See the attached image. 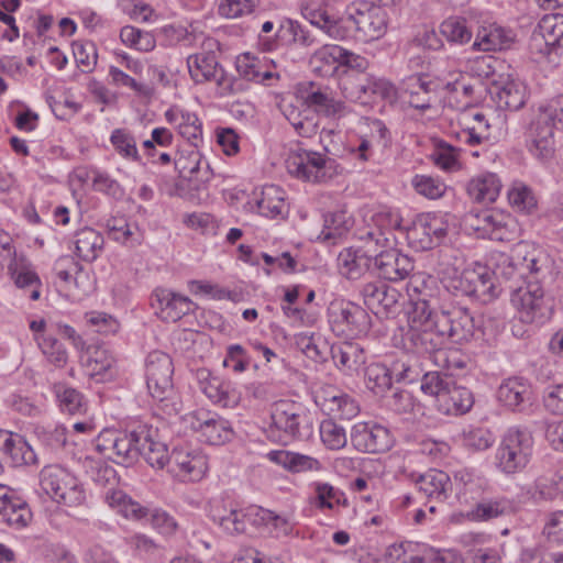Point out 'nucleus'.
Segmentation results:
<instances>
[{"instance_id":"12","label":"nucleus","mask_w":563,"mask_h":563,"mask_svg":"<svg viewBox=\"0 0 563 563\" xmlns=\"http://www.w3.org/2000/svg\"><path fill=\"white\" fill-rule=\"evenodd\" d=\"M332 330L347 338L367 334L372 322L367 311L357 303L347 300L332 301L328 309Z\"/></svg>"},{"instance_id":"55","label":"nucleus","mask_w":563,"mask_h":563,"mask_svg":"<svg viewBox=\"0 0 563 563\" xmlns=\"http://www.w3.org/2000/svg\"><path fill=\"white\" fill-rule=\"evenodd\" d=\"M319 433L322 444L332 451L345 448L347 437L345 429L332 419H324L319 426Z\"/></svg>"},{"instance_id":"63","label":"nucleus","mask_w":563,"mask_h":563,"mask_svg":"<svg viewBox=\"0 0 563 563\" xmlns=\"http://www.w3.org/2000/svg\"><path fill=\"white\" fill-rule=\"evenodd\" d=\"M92 186L95 190L102 192L114 200H121L125 195V190L122 185L117 179L112 178L107 172H93Z\"/></svg>"},{"instance_id":"28","label":"nucleus","mask_w":563,"mask_h":563,"mask_svg":"<svg viewBox=\"0 0 563 563\" xmlns=\"http://www.w3.org/2000/svg\"><path fill=\"white\" fill-rule=\"evenodd\" d=\"M516 38L510 29L496 23L476 25L475 40L472 43L473 52L503 51L511 47Z\"/></svg>"},{"instance_id":"61","label":"nucleus","mask_w":563,"mask_h":563,"mask_svg":"<svg viewBox=\"0 0 563 563\" xmlns=\"http://www.w3.org/2000/svg\"><path fill=\"white\" fill-rule=\"evenodd\" d=\"M412 186L419 195L428 199L441 198L446 190V185L441 179L429 175H416Z\"/></svg>"},{"instance_id":"48","label":"nucleus","mask_w":563,"mask_h":563,"mask_svg":"<svg viewBox=\"0 0 563 563\" xmlns=\"http://www.w3.org/2000/svg\"><path fill=\"white\" fill-rule=\"evenodd\" d=\"M497 104L500 109L517 111L526 103V87L516 79H508L497 87Z\"/></svg>"},{"instance_id":"44","label":"nucleus","mask_w":563,"mask_h":563,"mask_svg":"<svg viewBox=\"0 0 563 563\" xmlns=\"http://www.w3.org/2000/svg\"><path fill=\"white\" fill-rule=\"evenodd\" d=\"M393 380L400 384H412L420 379L423 367L416 355L404 354L390 362Z\"/></svg>"},{"instance_id":"40","label":"nucleus","mask_w":563,"mask_h":563,"mask_svg":"<svg viewBox=\"0 0 563 563\" xmlns=\"http://www.w3.org/2000/svg\"><path fill=\"white\" fill-rule=\"evenodd\" d=\"M196 429L200 432L205 442L211 445H222L233 438V429L230 421L213 415L205 420L198 419Z\"/></svg>"},{"instance_id":"56","label":"nucleus","mask_w":563,"mask_h":563,"mask_svg":"<svg viewBox=\"0 0 563 563\" xmlns=\"http://www.w3.org/2000/svg\"><path fill=\"white\" fill-rule=\"evenodd\" d=\"M36 342L47 361L57 368L67 364L68 353L64 344L52 335H36Z\"/></svg>"},{"instance_id":"60","label":"nucleus","mask_w":563,"mask_h":563,"mask_svg":"<svg viewBox=\"0 0 563 563\" xmlns=\"http://www.w3.org/2000/svg\"><path fill=\"white\" fill-rule=\"evenodd\" d=\"M463 445L473 451H484L494 443L493 433L481 427H468L463 431Z\"/></svg>"},{"instance_id":"38","label":"nucleus","mask_w":563,"mask_h":563,"mask_svg":"<svg viewBox=\"0 0 563 563\" xmlns=\"http://www.w3.org/2000/svg\"><path fill=\"white\" fill-rule=\"evenodd\" d=\"M52 390L63 413L76 416L87 412L88 400L78 389L59 382L53 385Z\"/></svg>"},{"instance_id":"6","label":"nucleus","mask_w":563,"mask_h":563,"mask_svg":"<svg viewBox=\"0 0 563 563\" xmlns=\"http://www.w3.org/2000/svg\"><path fill=\"white\" fill-rule=\"evenodd\" d=\"M534 439L526 427H510L501 437L495 452L494 464L505 475L523 471L533 454Z\"/></svg>"},{"instance_id":"54","label":"nucleus","mask_w":563,"mask_h":563,"mask_svg":"<svg viewBox=\"0 0 563 563\" xmlns=\"http://www.w3.org/2000/svg\"><path fill=\"white\" fill-rule=\"evenodd\" d=\"M84 466L87 475L101 486H111L108 492L114 490L112 486L118 484L117 471L104 461L86 457Z\"/></svg>"},{"instance_id":"59","label":"nucleus","mask_w":563,"mask_h":563,"mask_svg":"<svg viewBox=\"0 0 563 563\" xmlns=\"http://www.w3.org/2000/svg\"><path fill=\"white\" fill-rule=\"evenodd\" d=\"M459 148L452 146L445 141H439L432 153L433 162L444 170H455L460 168Z\"/></svg>"},{"instance_id":"49","label":"nucleus","mask_w":563,"mask_h":563,"mask_svg":"<svg viewBox=\"0 0 563 563\" xmlns=\"http://www.w3.org/2000/svg\"><path fill=\"white\" fill-rule=\"evenodd\" d=\"M258 213L267 218H276L285 212V191L277 185H266L256 202Z\"/></svg>"},{"instance_id":"19","label":"nucleus","mask_w":563,"mask_h":563,"mask_svg":"<svg viewBox=\"0 0 563 563\" xmlns=\"http://www.w3.org/2000/svg\"><path fill=\"white\" fill-rule=\"evenodd\" d=\"M352 446L362 453H383L393 445V439L387 428L375 422H357L350 433Z\"/></svg>"},{"instance_id":"9","label":"nucleus","mask_w":563,"mask_h":563,"mask_svg":"<svg viewBox=\"0 0 563 563\" xmlns=\"http://www.w3.org/2000/svg\"><path fill=\"white\" fill-rule=\"evenodd\" d=\"M104 500L111 508L117 509L128 519L148 521L153 529L163 536H174L178 529L176 519L167 511L159 508L150 510L133 500L123 490L107 492Z\"/></svg>"},{"instance_id":"14","label":"nucleus","mask_w":563,"mask_h":563,"mask_svg":"<svg viewBox=\"0 0 563 563\" xmlns=\"http://www.w3.org/2000/svg\"><path fill=\"white\" fill-rule=\"evenodd\" d=\"M334 161L321 153L303 148L294 150L286 159L288 173L297 179L323 183L333 175Z\"/></svg>"},{"instance_id":"42","label":"nucleus","mask_w":563,"mask_h":563,"mask_svg":"<svg viewBox=\"0 0 563 563\" xmlns=\"http://www.w3.org/2000/svg\"><path fill=\"white\" fill-rule=\"evenodd\" d=\"M188 71L196 84L211 81L221 67L213 52H201L189 55L187 58Z\"/></svg>"},{"instance_id":"51","label":"nucleus","mask_w":563,"mask_h":563,"mask_svg":"<svg viewBox=\"0 0 563 563\" xmlns=\"http://www.w3.org/2000/svg\"><path fill=\"white\" fill-rule=\"evenodd\" d=\"M372 221L374 228H362L357 231H371L372 233L379 232L383 233L384 236H388L390 240H396V236L393 234L394 231L404 235L406 227H402V218L395 210L382 208L373 214Z\"/></svg>"},{"instance_id":"15","label":"nucleus","mask_w":563,"mask_h":563,"mask_svg":"<svg viewBox=\"0 0 563 563\" xmlns=\"http://www.w3.org/2000/svg\"><path fill=\"white\" fill-rule=\"evenodd\" d=\"M378 242L377 254L374 256V272L384 280L398 282L407 278L413 271V261L399 250L390 246V239L383 233L374 232Z\"/></svg>"},{"instance_id":"30","label":"nucleus","mask_w":563,"mask_h":563,"mask_svg":"<svg viewBox=\"0 0 563 563\" xmlns=\"http://www.w3.org/2000/svg\"><path fill=\"white\" fill-rule=\"evenodd\" d=\"M515 504L506 496L482 497L467 512L466 518L474 522H487L515 514Z\"/></svg>"},{"instance_id":"43","label":"nucleus","mask_w":563,"mask_h":563,"mask_svg":"<svg viewBox=\"0 0 563 563\" xmlns=\"http://www.w3.org/2000/svg\"><path fill=\"white\" fill-rule=\"evenodd\" d=\"M109 238L115 242L137 246L143 242V233L136 223L129 222L124 217H112L107 220Z\"/></svg>"},{"instance_id":"5","label":"nucleus","mask_w":563,"mask_h":563,"mask_svg":"<svg viewBox=\"0 0 563 563\" xmlns=\"http://www.w3.org/2000/svg\"><path fill=\"white\" fill-rule=\"evenodd\" d=\"M143 424H132L123 431L104 429L95 440V449L115 464L132 466L140 459L141 440H146L142 433Z\"/></svg>"},{"instance_id":"46","label":"nucleus","mask_w":563,"mask_h":563,"mask_svg":"<svg viewBox=\"0 0 563 563\" xmlns=\"http://www.w3.org/2000/svg\"><path fill=\"white\" fill-rule=\"evenodd\" d=\"M441 35L452 45L468 44L474 34V25L462 16H450L440 24Z\"/></svg>"},{"instance_id":"50","label":"nucleus","mask_w":563,"mask_h":563,"mask_svg":"<svg viewBox=\"0 0 563 563\" xmlns=\"http://www.w3.org/2000/svg\"><path fill=\"white\" fill-rule=\"evenodd\" d=\"M470 357L459 349H443L435 354L433 363L449 377L463 375L470 366Z\"/></svg>"},{"instance_id":"10","label":"nucleus","mask_w":563,"mask_h":563,"mask_svg":"<svg viewBox=\"0 0 563 563\" xmlns=\"http://www.w3.org/2000/svg\"><path fill=\"white\" fill-rule=\"evenodd\" d=\"M42 489L56 503L78 507L86 500L82 484L59 465H47L40 473Z\"/></svg>"},{"instance_id":"45","label":"nucleus","mask_w":563,"mask_h":563,"mask_svg":"<svg viewBox=\"0 0 563 563\" xmlns=\"http://www.w3.org/2000/svg\"><path fill=\"white\" fill-rule=\"evenodd\" d=\"M352 224V218L346 211L328 212L323 217V229L319 239L335 244L350 231Z\"/></svg>"},{"instance_id":"1","label":"nucleus","mask_w":563,"mask_h":563,"mask_svg":"<svg viewBox=\"0 0 563 563\" xmlns=\"http://www.w3.org/2000/svg\"><path fill=\"white\" fill-rule=\"evenodd\" d=\"M302 15L311 25L334 40L353 37L367 43L380 38L387 30V12L384 7L368 1L353 2L345 15L335 18L322 8L306 7Z\"/></svg>"},{"instance_id":"53","label":"nucleus","mask_w":563,"mask_h":563,"mask_svg":"<svg viewBox=\"0 0 563 563\" xmlns=\"http://www.w3.org/2000/svg\"><path fill=\"white\" fill-rule=\"evenodd\" d=\"M286 36H289V42L301 47H310L318 42L310 30L290 19L284 20L276 32L278 40H284Z\"/></svg>"},{"instance_id":"36","label":"nucleus","mask_w":563,"mask_h":563,"mask_svg":"<svg viewBox=\"0 0 563 563\" xmlns=\"http://www.w3.org/2000/svg\"><path fill=\"white\" fill-rule=\"evenodd\" d=\"M501 190V181L494 173H483L472 178L466 191L478 203L489 205L496 201Z\"/></svg>"},{"instance_id":"58","label":"nucleus","mask_w":563,"mask_h":563,"mask_svg":"<svg viewBox=\"0 0 563 563\" xmlns=\"http://www.w3.org/2000/svg\"><path fill=\"white\" fill-rule=\"evenodd\" d=\"M178 132L195 148L202 142V123L196 113L180 111Z\"/></svg>"},{"instance_id":"32","label":"nucleus","mask_w":563,"mask_h":563,"mask_svg":"<svg viewBox=\"0 0 563 563\" xmlns=\"http://www.w3.org/2000/svg\"><path fill=\"white\" fill-rule=\"evenodd\" d=\"M143 435H146V440L140 442V456L155 470L167 468L169 463L170 453L165 442L159 439V432L157 428L151 424L144 423L142 429Z\"/></svg>"},{"instance_id":"41","label":"nucleus","mask_w":563,"mask_h":563,"mask_svg":"<svg viewBox=\"0 0 563 563\" xmlns=\"http://www.w3.org/2000/svg\"><path fill=\"white\" fill-rule=\"evenodd\" d=\"M330 352L335 365L343 371H356L366 361L363 347L356 342L334 344Z\"/></svg>"},{"instance_id":"7","label":"nucleus","mask_w":563,"mask_h":563,"mask_svg":"<svg viewBox=\"0 0 563 563\" xmlns=\"http://www.w3.org/2000/svg\"><path fill=\"white\" fill-rule=\"evenodd\" d=\"M444 287L455 297H468L481 303H488L500 295V288L492 280L490 268L481 264L448 278Z\"/></svg>"},{"instance_id":"24","label":"nucleus","mask_w":563,"mask_h":563,"mask_svg":"<svg viewBox=\"0 0 563 563\" xmlns=\"http://www.w3.org/2000/svg\"><path fill=\"white\" fill-rule=\"evenodd\" d=\"M492 280L509 294L525 282L527 266L519 254H499L490 269Z\"/></svg>"},{"instance_id":"21","label":"nucleus","mask_w":563,"mask_h":563,"mask_svg":"<svg viewBox=\"0 0 563 563\" xmlns=\"http://www.w3.org/2000/svg\"><path fill=\"white\" fill-rule=\"evenodd\" d=\"M556 123L544 109L530 123L527 131V146L530 153L540 161L550 158L553 154V131Z\"/></svg>"},{"instance_id":"4","label":"nucleus","mask_w":563,"mask_h":563,"mask_svg":"<svg viewBox=\"0 0 563 563\" xmlns=\"http://www.w3.org/2000/svg\"><path fill=\"white\" fill-rule=\"evenodd\" d=\"M269 432L276 433L279 442L307 441L314 432L316 413L302 402L280 399L271 407Z\"/></svg>"},{"instance_id":"57","label":"nucleus","mask_w":563,"mask_h":563,"mask_svg":"<svg viewBox=\"0 0 563 563\" xmlns=\"http://www.w3.org/2000/svg\"><path fill=\"white\" fill-rule=\"evenodd\" d=\"M507 197L511 207L527 214L531 213L538 205L533 190L522 183L515 184Z\"/></svg>"},{"instance_id":"34","label":"nucleus","mask_w":563,"mask_h":563,"mask_svg":"<svg viewBox=\"0 0 563 563\" xmlns=\"http://www.w3.org/2000/svg\"><path fill=\"white\" fill-rule=\"evenodd\" d=\"M0 452L8 455L13 466L33 465L37 463V456L19 433L0 430Z\"/></svg>"},{"instance_id":"2","label":"nucleus","mask_w":563,"mask_h":563,"mask_svg":"<svg viewBox=\"0 0 563 563\" xmlns=\"http://www.w3.org/2000/svg\"><path fill=\"white\" fill-rule=\"evenodd\" d=\"M427 286L422 276H412L408 284V291L412 302L409 312V329L406 333L408 346L417 354H429L432 360L442 350L445 340L442 330L438 327L434 310L430 305Z\"/></svg>"},{"instance_id":"47","label":"nucleus","mask_w":563,"mask_h":563,"mask_svg":"<svg viewBox=\"0 0 563 563\" xmlns=\"http://www.w3.org/2000/svg\"><path fill=\"white\" fill-rule=\"evenodd\" d=\"M109 141L115 153L122 159L144 165L142 156L136 146V139L128 129H114L111 132Z\"/></svg>"},{"instance_id":"16","label":"nucleus","mask_w":563,"mask_h":563,"mask_svg":"<svg viewBox=\"0 0 563 563\" xmlns=\"http://www.w3.org/2000/svg\"><path fill=\"white\" fill-rule=\"evenodd\" d=\"M434 316L444 340L449 339L453 343L471 341L478 328L473 313L463 306L442 307L439 311H434Z\"/></svg>"},{"instance_id":"39","label":"nucleus","mask_w":563,"mask_h":563,"mask_svg":"<svg viewBox=\"0 0 563 563\" xmlns=\"http://www.w3.org/2000/svg\"><path fill=\"white\" fill-rule=\"evenodd\" d=\"M542 40L545 49H540L542 54H550L554 46H560L563 41V14L554 13L544 15L539 24L538 31L532 34V42Z\"/></svg>"},{"instance_id":"27","label":"nucleus","mask_w":563,"mask_h":563,"mask_svg":"<svg viewBox=\"0 0 563 563\" xmlns=\"http://www.w3.org/2000/svg\"><path fill=\"white\" fill-rule=\"evenodd\" d=\"M200 390L214 404L223 408H233L240 402V393L230 380L212 376L209 371L198 373Z\"/></svg>"},{"instance_id":"13","label":"nucleus","mask_w":563,"mask_h":563,"mask_svg":"<svg viewBox=\"0 0 563 563\" xmlns=\"http://www.w3.org/2000/svg\"><path fill=\"white\" fill-rule=\"evenodd\" d=\"M449 223L444 216L438 213L418 214L404 236L416 251H428L441 244L448 234Z\"/></svg>"},{"instance_id":"25","label":"nucleus","mask_w":563,"mask_h":563,"mask_svg":"<svg viewBox=\"0 0 563 563\" xmlns=\"http://www.w3.org/2000/svg\"><path fill=\"white\" fill-rule=\"evenodd\" d=\"M239 76L247 81L273 87L279 80V73L275 71V64L267 57H258L251 53L238 56L235 62Z\"/></svg>"},{"instance_id":"29","label":"nucleus","mask_w":563,"mask_h":563,"mask_svg":"<svg viewBox=\"0 0 563 563\" xmlns=\"http://www.w3.org/2000/svg\"><path fill=\"white\" fill-rule=\"evenodd\" d=\"M474 401V395L470 388L452 380L440 394L437 408L443 415L457 417L467 413L473 408Z\"/></svg>"},{"instance_id":"23","label":"nucleus","mask_w":563,"mask_h":563,"mask_svg":"<svg viewBox=\"0 0 563 563\" xmlns=\"http://www.w3.org/2000/svg\"><path fill=\"white\" fill-rule=\"evenodd\" d=\"M32 518L26 500L14 489L0 484V523L21 530L30 525Z\"/></svg>"},{"instance_id":"37","label":"nucleus","mask_w":563,"mask_h":563,"mask_svg":"<svg viewBox=\"0 0 563 563\" xmlns=\"http://www.w3.org/2000/svg\"><path fill=\"white\" fill-rule=\"evenodd\" d=\"M75 254L84 262L92 263L103 251L104 239L97 230L85 227L74 234Z\"/></svg>"},{"instance_id":"18","label":"nucleus","mask_w":563,"mask_h":563,"mask_svg":"<svg viewBox=\"0 0 563 563\" xmlns=\"http://www.w3.org/2000/svg\"><path fill=\"white\" fill-rule=\"evenodd\" d=\"M151 306L156 316L165 322H177L197 308V305L187 296L163 287L153 290Z\"/></svg>"},{"instance_id":"3","label":"nucleus","mask_w":563,"mask_h":563,"mask_svg":"<svg viewBox=\"0 0 563 563\" xmlns=\"http://www.w3.org/2000/svg\"><path fill=\"white\" fill-rule=\"evenodd\" d=\"M174 365L170 356L161 351L148 353L145 362V379L150 396L158 415L173 417L180 412L181 400L173 383Z\"/></svg>"},{"instance_id":"31","label":"nucleus","mask_w":563,"mask_h":563,"mask_svg":"<svg viewBox=\"0 0 563 563\" xmlns=\"http://www.w3.org/2000/svg\"><path fill=\"white\" fill-rule=\"evenodd\" d=\"M345 48L336 44H324L310 57V65L314 74L323 78L340 77L342 75V58Z\"/></svg>"},{"instance_id":"33","label":"nucleus","mask_w":563,"mask_h":563,"mask_svg":"<svg viewBox=\"0 0 563 563\" xmlns=\"http://www.w3.org/2000/svg\"><path fill=\"white\" fill-rule=\"evenodd\" d=\"M415 485L420 498L434 499L438 503L445 501L452 489L450 476L438 470H430L419 475Z\"/></svg>"},{"instance_id":"35","label":"nucleus","mask_w":563,"mask_h":563,"mask_svg":"<svg viewBox=\"0 0 563 563\" xmlns=\"http://www.w3.org/2000/svg\"><path fill=\"white\" fill-rule=\"evenodd\" d=\"M303 103L309 108L327 118H338L343 115L345 103L335 99L329 89H314L313 82L309 84V88L300 90Z\"/></svg>"},{"instance_id":"62","label":"nucleus","mask_w":563,"mask_h":563,"mask_svg":"<svg viewBox=\"0 0 563 563\" xmlns=\"http://www.w3.org/2000/svg\"><path fill=\"white\" fill-rule=\"evenodd\" d=\"M314 486V506L318 509H329L333 510L335 505L341 504V498H343V492L338 488H334L329 483L317 482L313 484Z\"/></svg>"},{"instance_id":"64","label":"nucleus","mask_w":563,"mask_h":563,"mask_svg":"<svg viewBox=\"0 0 563 563\" xmlns=\"http://www.w3.org/2000/svg\"><path fill=\"white\" fill-rule=\"evenodd\" d=\"M420 389L426 394L433 396L435 402L439 400L440 394L446 389L452 379L444 373L438 371L424 372L420 376Z\"/></svg>"},{"instance_id":"52","label":"nucleus","mask_w":563,"mask_h":563,"mask_svg":"<svg viewBox=\"0 0 563 563\" xmlns=\"http://www.w3.org/2000/svg\"><path fill=\"white\" fill-rule=\"evenodd\" d=\"M393 383L388 364L373 363L365 368V385L375 395L383 396L391 388Z\"/></svg>"},{"instance_id":"8","label":"nucleus","mask_w":563,"mask_h":563,"mask_svg":"<svg viewBox=\"0 0 563 563\" xmlns=\"http://www.w3.org/2000/svg\"><path fill=\"white\" fill-rule=\"evenodd\" d=\"M511 305L525 323H544L550 319L553 305L541 279H527L510 294Z\"/></svg>"},{"instance_id":"22","label":"nucleus","mask_w":563,"mask_h":563,"mask_svg":"<svg viewBox=\"0 0 563 563\" xmlns=\"http://www.w3.org/2000/svg\"><path fill=\"white\" fill-rule=\"evenodd\" d=\"M207 470V457L198 451L175 448L170 452L167 472L180 481H200Z\"/></svg>"},{"instance_id":"26","label":"nucleus","mask_w":563,"mask_h":563,"mask_svg":"<svg viewBox=\"0 0 563 563\" xmlns=\"http://www.w3.org/2000/svg\"><path fill=\"white\" fill-rule=\"evenodd\" d=\"M498 401L514 412H525L533 404V390L525 377H509L497 389Z\"/></svg>"},{"instance_id":"20","label":"nucleus","mask_w":563,"mask_h":563,"mask_svg":"<svg viewBox=\"0 0 563 563\" xmlns=\"http://www.w3.org/2000/svg\"><path fill=\"white\" fill-rule=\"evenodd\" d=\"M316 405L328 416V419L351 420L360 412L356 399L332 386L322 388L314 396Z\"/></svg>"},{"instance_id":"11","label":"nucleus","mask_w":563,"mask_h":563,"mask_svg":"<svg viewBox=\"0 0 563 563\" xmlns=\"http://www.w3.org/2000/svg\"><path fill=\"white\" fill-rule=\"evenodd\" d=\"M355 243L339 255L342 274L350 280L361 278L365 273L374 271V256L377 254L378 240L371 231H356Z\"/></svg>"},{"instance_id":"17","label":"nucleus","mask_w":563,"mask_h":563,"mask_svg":"<svg viewBox=\"0 0 563 563\" xmlns=\"http://www.w3.org/2000/svg\"><path fill=\"white\" fill-rule=\"evenodd\" d=\"M360 292L365 306L377 317H394L400 309L401 294L384 280L366 283Z\"/></svg>"}]
</instances>
